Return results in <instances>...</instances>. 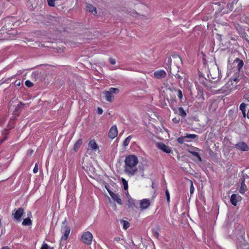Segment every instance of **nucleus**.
I'll list each match as a JSON object with an SVG mask.
<instances>
[{
	"label": "nucleus",
	"instance_id": "09e8293b",
	"mask_svg": "<svg viewBox=\"0 0 249 249\" xmlns=\"http://www.w3.org/2000/svg\"><path fill=\"white\" fill-rule=\"evenodd\" d=\"M1 249H11L7 246H5V247L1 248Z\"/></svg>",
	"mask_w": 249,
	"mask_h": 249
},
{
	"label": "nucleus",
	"instance_id": "7c9ffc66",
	"mask_svg": "<svg viewBox=\"0 0 249 249\" xmlns=\"http://www.w3.org/2000/svg\"><path fill=\"white\" fill-rule=\"evenodd\" d=\"M56 0H47L48 4L51 7H53L55 5V1Z\"/></svg>",
	"mask_w": 249,
	"mask_h": 249
},
{
	"label": "nucleus",
	"instance_id": "603ef678",
	"mask_svg": "<svg viewBox=\"0 0 249 249\" xmlns=\"http://www.w3.org/2000/svg\"><path fill=\"white\" fill-rule=\"evenodd\" d=\"M190 94L191 95H192V94H193V93H192V91H191V90H190Z\"/></svg>",
	"mask_w": 249,
	"mask_h": 249
},
{
	"label": "nucleus",
	"instance_id": "79ce46f5",
	"mask_svg": "<svg viewBox=\"0 0 249 249\" xmlns=\"http://www.w3.org/2000/svg\"><path fill=\"white\" fill-rule=\"evenodd\" d=\"M109 62L112 64V65H114L115 63H116V61L114 59L112 58H110L109 59Z\"/></svg>",
	"mask_w": 249,
	"mask_h": 249
},
{
	"label": "nucleus",
	"instance_id": "37998d69",
	"mask_svg": "<svg viewBox=\"0 0 249 249\" xmlns=\"http://www.w3.org/2000/svg\"><path fill=\"white\" fill-rule=\"evenodd\" d=\"M103 112V110L101 108L98 107L97 108V113L99 115H101Z\"/></svg>",
	"mask_w": 249,
	"mask_h": 249
},
{
	"label": "nucleus",
	"instance_id": "f704fd0d",
	"mask_svg": "<svg viewBox=\"0 0 249 249\" xmlns=\"http://www.w3.org/2000/svg\"><path fill=\"white\" fill-rule=\"evenodd\" d=\"M197 137L196 134H188V139H195Z\"/></svg>",
	"mask_w": 249,
	"mask_h": 249
},
{
	"label": "nucleus",
	"instance_id": "f8f14e48",
	"mask_svg": "<svg viewBox=\"0 0 249 249\" xmlns=\"http://www.w3.org/2000/svg\"><path fill=\"white\" fill-rule=\"evenodd\" d=\"M118 134L117 128L116 125L112 126L108 132V137L111 139H114Z\"/></svg>",
	"mask_w": 249,
	"mask_h": 249
},
{
	"label": "nucleus",
	"instance_id": "49530a36",
	"mask_svg": "<svg viewBox=\"0 0 249 249\" xmlns=\"http://www.w3.org/2000/svg\"><path fill=\"white\" fill-rule=\"evenodd\" d=\"M133 200H132V203L130 202V201H129V206L130 207H132L134 205V203H133Z\"/></svg>",
	"mask_w": 249,
	"mask_h": 249
},
{
	"label": "nucleus",
	"instance_id": "5fc2aeb1",
	"mask_svg": "<svg viewBox=\"0 0 249 249\" xmlns=\"http://www.w3.org/2000/svg\"><path fill=\"white\" fill-rule=\"evenodd\" d=\"M106 188H107V191H108H108H110V190H109V189L107 188V187H106Z\"/></svg>",
	"mask_w": 249,
	"mask_h": 249
},
{
	"label": "nucleus",
	"instance_id": "f03ea898",
	"mask_svg": "<svg viewBox=\"0 0 249 249\" xmlns=\"http://www.w3.org/2000/svg\"><path fill=\"white\" fill-rule=\"evenodd\" d=\"M234 63L236 64V72L231 76V82H234L235 83V84H236L240 80V76L241 75L240 73V71L244 65V62L239 58H236L235 59Z\"/></svg>",
	"mask_w": 249,
	"mask_h": 249
},
{
	"label": "nucleus",
	"instance_id": "dca6fc26",
	"mask_svg": "<svg viewBox=\"0 0 249 249\" xmlns=\"http://www.w3.org/2000/svg\"><path fill=\"white\" fill-rule=\"evenodd\" d=\"M150 204V200L147 199H143L140 203V207L142 209L147 208Z\"/></svg>",
	"mask_w": 249,
	"mask_h": 249
},
{
	"label": "nucleus",
	"instance_id": "b1692460",
	"mask_svg": "<svg viewBox=\"0 0 249 249\" xmlns=\"http://www.w3.org/2000/svg\"><path fill=\"white\" fill-rule=\"evenodd\" d=\"M22 224L24 226H30L32 225V221L30 218H25L23 220Z\"/></svg>",
	"mask_w": 249,
	"mask_h": 249
},
{
	"label": "nucleus",
	"instance_id": "0eeeda50",
	"mask_svg": "<svg viewBox=\"0 0 249 249\" xmlns=\"http://www.w3.org/2000/svg\"><path fill=\"white\" fill-rule=\"evenodd\" d=\"M198 82L203 85L207 89H210L213 87L212 85V83L205 78L202 74L199 75Z\"/></svg>",
	"mask_w": 249,
	"mask_h": 249
},
{
	"label": "nucleus",
	"instance_id": "de8ad7c7",
	"mask_svg": "<svg viewBox=\"0 0 249 249\" xmlns=\"http://www.w3.org/2000/svg\"><path fill=\"white\" fill-rule=\"evenodd\" d=\"M33 152L34 151H33V150H29L27 154L29 155H31L33 153Z\"/></svg>",
	"mask_w": 249,
	"mask_h": 249
},
{
	"label": "nucleus",
	"instance_id": "c03bdc74",
	"mask_svg": "<svg viewBox=\"0 0 249 249\" xmlns=\"http://www.w3.org/2000/svg\"><path fill=\"white\" fill-rule=\"evenodd\" d=\"M153 235L155 237L158 238L159 234L158 231H155L154 232H153Z\"/></svg>",
	"mask_w": 249,
	"mask_h": 249
},
{
	"label": "nucleus",
	"instance_id": "412c9836",
	"mask_svg": "<svg viewBox=\"0 0 249 249\" xmlns=\"http://www.w3.org/2000/svg\"><path fill=\"white\" fill-rule=\"evenodd\" d=\"M247 190V186L245 183V180H243L241 183L240 188L239 189V192L241 194H244Z\"/></svg>",
	"mask_w": 249,
	"mask_h": 249
},
{
	"label": "nucleus",
	"instance_id": "a18cd8bd",
	"mask_svg": "<svg viewBox=\"0 0 249 249\" xmlns=\"http://www.w3.org/2000/svg\"><path fill=\"white\" fill-rule=\"evenodd\" d=\"M15 85L17 86H19L20 85V82L19 81L16 80L15 82Z\"/></svg>",
	"mask_w": 249,
	"mask_h": 249
},
{
	"label": "nucleus",
	"instance_id": "c756f323",
	"mask_svg": "<svg viewBox=\"0 0 249 249\" xmlns=\"http://www.w3.org/2000/svg\"><path fill=\"white\" fill-rule=\"evenodd\" d=\"M188 181H189L191 183V185H190V193L191 195L192 194H193L194 190H195V188L193 186L192 181L188 179Z\"/></svg>",
	"mask_w": 249,
	"mask_h": 249
},
{
	"label": "nucleus",
	"instance_id": "39448f33",
	"mask_svg": "<svg viewBox=\"0 0 249 249\" xmlns=\"http://www.w3.org/2000/svg\"><path fill=\"white\" fill-rule=\"evenodd\" d=\"M93 236L91 232L89 231L83 232L81 236V241L88 245L91 244Z\"/></svg>",
	"mask_w": 249,
	"mask_h": 249
},
{
	"label": "nucleus",
	"instance_id": "864d4df0",
	"mask_svg": "<svg viewBox=\"0 0 249 249\" xmlns=\"http://www.w3.org/2000/svg\"><path fill=\"white\" fill-rule=\"evenodd\" d=\"M28 216L31 215V213L30 212H29V213L28 214Z\"/></svg>",
	"mask_w": 249,
	"mask_h": 249
},
{
	"label": "nucleus",
	"instance_id": "e433bc0d",
	"mask_svg": "<svg viewBox=\"0 0 249 249\" xmlns=\"http://www.w3.org/2000/svg\"><path fill=\"white\" fill-rule=\"evenodd\" d=\"M23 106H24V105L21 102H20L16 107V111H18V110H19L20 108H21Z\"/></svg>",
	"mask_w": 249,
	"mask_h": 249
},
{
	"label": "nucleus",
	"instance_id": "f3484780",
	"mask_svg": "<svg viewBox=\"0 0 249 249\" xmlns=\"http://www.w3.org/2000/svg\"><path fill=\"white\" fill-rule=\"evenodd\" d=\"M86 8L87 10L92 13L94 15L97 13L96 8L91 4H87Z\"/></svg>",
	"mask_w": 249,
	"mask_h": 249
},
{
	"label": "nucleus",
	"instance_id": "9b49d317",
	"mask_svg": "<svg viewBox=\"0 0 249 249\" xmlns=\"http://www.w3.org/2000/svg\"><path fill=\"white\" fill-rule=\"evenodd\" d=\"M166 76V72L162 70H158L154 72V77L158 79H161Z\"/></svg>",
	"mask_w": 249,
	"mask_h": 249
},
{
	"label": "nucleus",
	"instance_id": "58836bf2",
	"mask_svg": "<svg viewBox=\"0 0 249 249\" xmlns=\"http://www.w3.org/2000/svg\"><path fill=\"white\" fill-rule=\"evenodd\" d=\"M236 232H238V234H239L240 235H239V236H238V235L237 234V235H236V236H235V237H237V238H238V239H239V237H240V238H242V239H243V235H242V234H241V232H240V233H239V231H236ZM233 236H234V235H233ZM234 237H233V238H234Z\"/></svg>",
	"mask_w": 249,
	"mask_h": 249
},
{
	"label": "nucleus",
	"instance_id": "393cba45",
	"mask_svg": "<svg viewBox=\"0 0 249 249\" xmlns=\"http://www.w3.org/2000/svg\"><path fill=\"white\" fill-rule=\"evenodd\" d=\"M132 138V136H128L123 142V146H126L128 145L129 143L130 142V141Z\"/></svg>",
	"mask_w": 249,
	"mask_h": 249
},
{
	"label": "nucleus",
	"instance_id": "4be33fe9",
	"mask_svg": "<svg viewBox=\"0 0 249 249\" xmlns=\"http://www.w3.org/2000/svg\"><path fill=\"white\" fill-rule=\"evenodd\" d=\"M82 139H79L74 145V149L76 151L82 145Z\"/></svg>",
	"mask_w": 249,
	"mask_h": 249
},
{
	"label": "nucleus",
	"instance_id": "c85d7f7f",
	"mask_svg": "<svg viewBox=\"0 0 249 249\" xmlns=\"http://www.w3.org/2000/svg\"><path fill=\"white\" fill-rule=\"evenodd\" d=\"M122 182L123 184L124 189L125 190H127L128 189V186L127 184V181L124 178H121Z\"/></svg>",
	"mask_w": 249,
	"mask_h": 249
},
{
	"label": "nucleus",
	"instance_id": "473e14b6",
	"mask_svg": "<svg viewBox=\"0 0 249 249\" xmlns=\"http://www.w3.org/2000/svg\"><path fill=\"white\" fill-rule=\"evenodd\" d=\"M25 84L27 87L29 88H31L33 86V83L29 80L26 81L25 82Z\"/></svg>",
	"mask_w": 249,
	"mask_h": 249
},
{
	"label": "nucleus",
	"instance_id": "2eb2a0df",
	"mask_svg": "<svg viewBox=\"0 0 249 249\" xmlns=\"http://www.w3.org/2000/svg\"><path fill=\"white\" fill-rule=\"evenodd\" d=\"M108 193L109 194L110 196H111L112 198L116 201L118 204H122V201L121 198H119L118 196V195L113 193L111 191H108Z\"/></svg>",
	"mask_w": 249,
	"mask_h": 249
},
{
	"label": "nucleus",
	"instance_id": "6e6d98bb",
	"mask_svg": "<svg viewBox=\"0 0 249 249\" xmlns=\"http://www.w3.org/2000/svg\"><path fill=\"white\" fill-rule=\"evenodd\" d=\"M178 78H180V77H180L179 75H178Z\"/></svg>",
	"mask_w": 249,
	"mask_h": 249
},
{
	"label": "nucleus",
	"instance_id": "f257e3e1",
	"mask_svg": "<svg viewBox=\"0 0 249 249\" xmlns=\"http://www.w3.org/2000/svg\"><path fill=\"white\" fill-rule=\"evenodd\" d=\"M138 161V158L135 155L126 156L124 160V172L129 176H134L138 171L137 165Z\"/></svg>",
	"mask_w": 249,
	"mask_h": 249
},
{
	"label": "nucleus",
	"instance_id": "2f4dec72",
	"mask_svg": "<svg viewBox=\"0 0 249 249\" xmlns=\"http://www.w3.org/2000/svg\"><path fill=\"white\" fill-rule=\"evenodd\" d=\"M0 5H2V7L0 8V11H2L5 8V5L6 4L7 5L9 4V1H6L5 2H0Z\"/></svg>",
	"mask_w": 249,
	"mask_h": 249
},
{
	"label": "nucleus",
	"instance_id": "ddd939ff",
	"mask_svg": "<svg viewBox=\"0 0 249 249\" xmlns=\"http://www.w3.org/2000/svg\"><path fill=\"white\" fill-rule=\"evenodd\" d=\"M88 146L89 148L93 151H99V147L93 140H90Z\"/></svg>",
	"mask_w": 249,
	"mask_h": 249
},
{
	"label": "nucleus",
	"instance_id": "20e7f679",
	"mask_svg": "<svg viewBox=\"0 0 249 249\" xmlns=\"http://www.w3.org/2000/svg\"><path fill=\"white\" fill-rule=\"evenodd\" d=\"M119 92V89L118 88H110L108 91L104 92L105 99L109 102H112L114 99V94H117Z\"/></svg>",
	"mask_w": 249,
	"mask_h": 249
},
{
	"label": "nucleus",
	"instance_id": "a878e982",
	"mask_svg": "<svg viewBox=\"0 0 249 249\" xmlns=\"http://www.w3.org/2000/svg\"><path fill=\"white\" fill-rule=\"evenodd\" d=\"M237 0H234L232 3H230V2H229L227 5V8L229 9V11H231L233 9V4L234 3H236L237 2Z\"/></svg>",
	"mask_w": 249,
	"mask_h": 249
},
{
	"label": "nucleus",
	"instance_id": "9d476101",
	"mask_svg": "<svg viewBox=\"0 0 249 249\" xmlns=\"http://www.w3.org/2000/svg\"><path fill=\"white\" fill-rule=\"evenodd\" d=\"M235 147L242 151H248L249 150V147L247 144L244 142H240L235 145Z\"/></svg>",
	"mask_w": 249,
	"mask_h": 249
},
{
	"label": "nucleus",
	"instance_id": "4468645a",
	"mask_svg": "<svg viewBox=\"0 0 249 249\" xmlns=\"http://www.w3.org/2000/svg\"><path fill=\"white\" fill-rule=\"evenodd\" d=\"M241 197L236 194H232L231 196L230 201L233 206H236L237 202L241 199Z\"/></svg>",
	"mask_w": 249,
	"mask_h": 249
},
{
	"label": "nucleus",
	"instance_id": "a211bd4d",
	"mask_svg": "<svg viewBox=\"0 0 249 249\" xmlns=\"http://www.w3.org/2000/svg\"><path fill=\"white\" fill-rule=\"evenodd\" d=\"M172 92L174 96H178L180 100L182 99V93L181 90L174 89L172 90Z\"/></svg>",
	"mask_w": 249,
	"mask_h": 249
},
{
	"label": "nucleus",
	"instance_id": "4c0bfd02",
	"mask_svg": "<svg viewBox=\"0 0 249 249\" xmlns=\"http://www.w3.org/2000/svg\"><path fill=\"white\" fill-rule=\"evenodd\" d=\"M165 195H166V199H167V202H169V201H170V195H169V191H168V190L167 189H166V190L165 191Z\"/></svg>",
	"mask_w": 249,
	"mask_h": 249
},
{
	"label": "nucleus",
	"instance_id": "a19ab883",
	"mask_svg": "<svg viewBox=\"0 0 249 249\" xmlns=\"http://www.w3.org/2000/svg\"><path fill=\"white\" fill-rule=\"evenodd\" d=\"M40 249H49V246L47 244L44 243L42 245Z\"/></svg>",
	"mask_w": 249,
	"mask_h": 249
},
{
	"label": "nucleus",
	"instance_id": "8fccbe9b",
	"mask_svg": "<svg viewBox=\"0 0 249 249\" xmlns=\"http://www.w3.org/2000/svg\"><path fill=\"white\" fill-rule=\"evenodd\" d=\"M247 117L249 119V110H248V113L247 114Z\"/></svg>",
	"mask_w": 249,
	"mask_h": 249
},
{
	"label": "nucleus",
	"instance_id": "6e6552de",
	"mask_svg": "<svg viewBox=\"0 0 249 249\" xmlns=\"http://www.w3.org/2000/svg\"><path fill=\"white\" fill-rule=\"evenodd\" d=\"M24 213V210L22 208H19L18 210H15L12 213L15 220L20 221L21 217Z\"/></svg>",
	"mask_w": 249,
	"mask_h": 249
},
{
	"label": "nucleus",
	"instance_id": "bb28decb",
	"mask_svg": "<svg viewBox=\"0 0 249 249\" xmlns=\"http://www.w3.org/2000/svg\"><path fill=\"white\" fill-rule=\"evenodd\" d=\"M171 58L170 57H168L167 58V65L168 66V67L167 68V71L171 73Z\"/></svg>",
	"mask_w": 249,
	"mask_h": 249
},
{
	"label": "nucleus",
	"instance_id": "3c124183",
	"mask_svg": "<svg viewBox=\"0 0 249 249\" xmlns=\"http://www.w3.org/2000/svg\"><path fill=\"white\" fill-rule=\"evenodd\" d=\"M120 239L121 238L120 237H116L115 238V239L117 241H119L120 240Z\"/></svg>",
	"mask_w": 249,
	"mask_h": 249
},
{
	"label": "nucleus",
	"instance_id": "ea45409f",
	"mask_svg": "<svg viewBox=\"0 0 249 249\" xmlns=\"http://www.w3.org/2000/svg\"><path fill=\"white\" fill-rule=\"evenodd\" d=\"M38 172V166L37 163L36 164L34 169H33V172L34 173H36Z\"/></svg>",
	"mask_w": 249,
	"mask_h": 249
},
{
	"label": "nucleus",
	"instance_id": "1a4fd4ad",
	"mask_svg": "<svg viewBox=\"0 0 249 249\" xmlns=\"http://www.w3.org/2000/svg\"><path fill=\"white\" fill-rule=\"evenodd\" d=\"M157 147L163 152L169 154L172 152V150L170 147L165 145L162 142H158L156 144Z\"/></svg>",
	"mask_w": 249,
	"mask_h": 249
},
{
	"label": "nucleus",
	"instance_id": "aec40b11",
	"mask_svg": "<svg viewBox=\"0 0 249 249\" xmlns=\"http://www.w3.org/2000/svg\"><path fill=\"white\" fill-rule=\"evenodd\" d=\"M247 105L244 103H242L240 105V110L242 111L243 116L244 118H246L247 116V114L246 113V107Z\"/></svg>",
	"mask_w": 249,
	"mask_h": 249
},
{
	"label": "nucleus",
	"instance_id": "72a5a7b5",
	"mask_svg": "<svg viewBox=\"0 0 249 249\" xmlns=\"http://www.w3.org/2000/svg\"><path fill=\"white\" fill-rule=\"evenodd\" d=\"M240 80H242L245 83H247L248 82V78L243 74H241V75Z\"/></svg>",
	"mask_w": 249,
	"mask_h": 249
},
{
	"label": "nucleus",
	"instance_id": "6ab92c4d",
	"mask_svg": "<svg viewBox=\"0 0 249 249\" xmlns=\"http://www.w3.org/2000/svg\"><path fill=\"white\" fill-rule=\"evenodd\" d=\"M196 98L198 100V103H202L204 101L203 92L200 89L197 95L196 96Z\"/></svg>",
	"mask_w": 249,
	"mask_h": 249
},
{
	"label": "nucleus",
	"instance_id": "cd10ccee",
	"mask_svg": "<svg viewBox=\"0 0 249 249\" xmlns=\"http://www.w3.org/2000/svg\"><path fill=\"white\" fill-rule=\"evenodd\" d=\"M187 138V135L184 136V137H179L177 139L178 142L180 144L183 143L185 142H186V139Z\"/></svg>",
	"mask_w": 249,
	"mask_h": 249
},
{
	"label": "nucleus",
	"instance_id": "5701e85b",
	"mask_svg": "<svg viewBox=\"0 0 249 249\" xmlns=\"http://www.w3.org/2000/svg\"><path fill=\"white\" fill-rule=\"evenodd\" d=\"M177 112L179 115L182 117H185L186 115L185 111L183 109V108L182 107H179L178 108Z\"/></svg>",
	"mask_w": 249,
	"mask_h": 249
},
{
	"label": "nucleus",
	"instance_id": "c9c22d12",
	"mask_svg": "<svg viewBox=\"0 0 249 249\" xmlns=\"http://www.w3.org/2000/svg\"><path fill=\"white\" fill-rule=\"evenodd\" d=\"M123 228L124 229H127L129 226V223L125 221H123Z\"/></svg>",
	"mask_w": 249,
	"mask_h": 249
},
{
	"label": "nucleus",
	"instance_id": "4d7b16f0",
	"mask_svg": "<svg viewBox=\"0 0 249 249\" xmlns=\"http://www.w3.org/2000/svg\"><path fill=\"white\" fill-rule=\"evenodd\" d=\"M49 249H53V248H49Z\"/></svg>",
	"mask_w": 249,
	"mask_h": 249
},
{
	"label": "nucleus",
	"instance_id": "423d86ee",
	"mask_svg": "<svg viewBox=\"0 0 249 249\" xmlns=\"http://www.w3.org/2000/svg\"><path fill=\"white\" fill-rule=\"evenodd\" d=\"M71 229L70 227L66 226L64 223H63V225L61 227V232L63 233V235L61 237L60 245L62 244V242L63 241H66L70 234Z\"/></svg>",
	"mask_w": 249,
	"mask_h": 249
},
{
	"label": "nucleus",
	"instance_id": "7ed1b4c3",
	"mask_svg": "<svg viewBox=\"0 0 249 249\" xmlns=\"http://www.w3.org/2000/svg\"><path fill=\"white\" fill-rule=\"evenodd\" d=\"M201 151L198 148L190 146L189 147L188 146V153H190L191 156L188 155V157H193V159L195 161H198L199 162H201L202 161V159L199 156V152Z\"/></svg>",
	"mask_w": 249,
	"mask_h": 249
}]
</instances>
